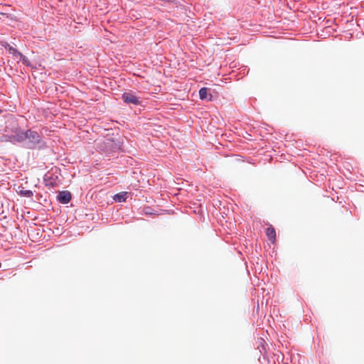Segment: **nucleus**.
Returning <instances> with one entry per match:
<instances>
[{"instance_id":"6","label":"nucleus","mask_w":364,"mask_h":364,"mask_svg":"<svg viewBox=\"0 0 364 364\" xmlns=\"http://www.w3.org/2000/svg\"><path fill=\"white\" fill-rule=\"evenodd\" d=\"M266 235L272 242H274L276 240V231L274 228L269 227L266 230Z\"/></svg>"},{"instance_id":"11","label":"nucleus","mask_w":364,"mask_h":364,"mask_svg":"<svg viewBox=\"0 0 364 364\" xmlns=\"http://www.w3.org/2000/svg\"><path fill=\"white\" fill-rule=\"evenodd\" d=\"M1 113H2V110H1V109H0V114H1Z\"/></svg>"},{"instance_id":"8","label":"nucleus","mask_w":364,"mask_h":364,"mask_svg":"<svg viewBox=\"0 0 364 364\" xmlns=\"http://www.w3.org/2000/svg\"><path fill=\"white\" fill-rule=\"evenodd\" d=\"M18 55H19V56H20V58H21V59L22 62H23L24 64H26V65H29V64H28V59L26 58V56L23 55L21 53H18Z\"/></svg>"},{"instance_id":"2","label":"nucleus","mask_w":364,"mask_h":364,"mask_svg":"<svg viewBox=\"0 0 364 364\" xmlns=\"http://www.w3.org/2000/svg\"><path fill=\"white\" fill-rule=\"evenodd\" d=\"M26 139L31 143L37 144L40 142L41 137L38 132L32 130H28L26 132Z\"/></svg>"},{"instance_id":"5","label":"nucleus","mask_w":364,"mask_h":364,"mask_svg":"<svg viewBox=\"0 0 364 364\" xmlns=\"http://www.w3.org/2000/svg\"><path fill=\"white\" fill-rule=\"evenodd\" d=\"M199 96L201 100H212L213 96L208 92V89L206 87H202L199 90Z\"/></svg>"},{"instance_id":"7","label":"nucleus","mask_w":364,"mask_h":364,"mask_svg":"<svg viewBox=\"0 0 364 364\" xmlns=\"http://www.w3.org/2000/svg\"><path fill=\"white\" fill-rule=\"evenodd\" d=\"M127 192H122L114 196V199L117 202H124L127 199Z\"/></svg>"},{"instance_id":"1","label":"nucleus","mask_w":364,"mask_h":364,"mask_svg":"<svg viewBox=\"0 0 364 364\" xmlns=\"http://www.w3.org/2000/svg\"><path fill=\"white\" fill-rule=\"evenodd\" d=\"M122 97L124 102L127 104H132L134 105H139L141 102L139 97H138L131 92H124L122 95Z\"/></svg>"},{"instance_id":"9","label":"nucleus","mask_w":364,"mask_h":364,"mask_svg":"<svg viewBox=\"0 0 364 364\" xmlns=\"http://www.w3.org/2000/svg\"><path fill=\"white\" fill-rule=\"evenodd\" d=\"M23 195L27 197H31L33 196V192L31 191H25Z\"/></svg>"},{"instance_id":"4","label":"nucleus","mask_w":364,"mask_h":364,"mask_svg":"<svg viewBox=\"0 0 364 364\" xmlns=\"http://www.w3.org/2000/svg\"><path fill=\"white\" fill-rule=\"evenodd\" d=\"M58 200L64 204L69 203L71 200V193L69 191H61L58 196Z\"/></svg>"},{"instance_id":"3","label":"nucleus","mask_w":364,"mask_h":364,"mask_svg":"<svg viewBox=\"0 0 364 364\" xmlns=\"http://www.w3.org/2000/svg\"><path fill=\"white\" fill-rule=\"evenodd\" d=\"M26 140V132H18L10 136L11 142H22Z\"/></svg>"},{"instance_id":"10","label":"nucleus","mask_w":364,"mask_h":364,"mask_svg":"<svg viewBox=\"0 0 364 364\" xmlns=\"http://www.w3.org/2000/svg\"><path fill=\"white\" fill-rule=\"evenodd\" d=\"M10 52L14 55H18V51H17L15 48H10Z\"/></svg>"}]
</instances>
